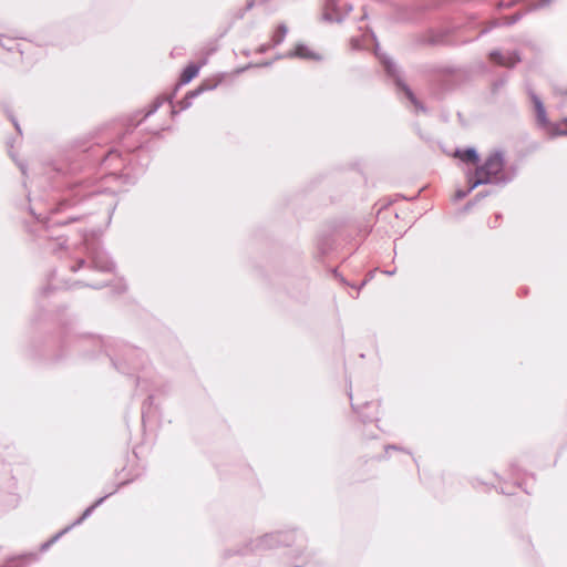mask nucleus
Returning <instances> with one entry per match:
<instances>
[{"label": "nucleus", "instance_id": "nucleus-30", "mask_svg": "<svg viewBox=\"0 0 567 567\" xmlns=\"http://www.w3.org/2000/svg\"><path fill=\"white\" fill-rule=\"evenodd\" d=\"M52 290H53V288H51L50 286L44 287V288L42 289V295H43V296H48Z\"/></svg>", "mask_w": 567, "mask_h": 567}, {"label": "nucleus", "instance_id": "nucleus-28", "mask_svg": "<svg viewBox=\"0 0 567 567\" xmlns=\"http://www.w3.org/2000/svg\"><path fill=\"white\" fill-rule=\"evenodd\" d=\"M86 264V261L84 259H79L76 265L72 266L71 267V270L73 272H76L79 269H81L82 267H84V265Z\"/></svg>", "mask_w": 567, "mask_h": 567}, {"label": "nucleus", "instance_id": "nucleus-23", "mask_svg": "<svg viewBox=\"0 0 567 567\" xmlns=\"http://www.w3.org/2000/svg\"><path fill=\"white\" fill-rule=\"evenodd\" d=\"M349 396H350V400H351V406H352L353 411H354L355 413L360 414L361 420H362L364 423H367V422H371V421H372L371 419H369V417H367L365 415L361 414L360 406H359L357 403H354V402H353L351 393L349 394Z\"/></svg>", "mask_w": 567, "mask_h": 567}, {"label": "nucleus", "instance_id": "nucleus-39", "mask_svg": "<svg viewBox=\"0 0 567 567\" xmlns=\"http://www.w3.org/2000/svg\"><path fill=\"white\" fill-rule=\"evenodd\" d=\"M390 449L389 445H384V450L388 451Z\"/></svg>", "mask_w": 567, "mask_h": 567}, {"label": "nucleus", "instance_id": "nucleus-8", "mask_svg": "<svg viewBox=\"0 0 567 567\" xmlns=\"http://www.w3.org/2000/svg\"><path fill=\"white\" fill-rule=\"evenodd\" d=\"M65 346H72L76 351L85 352L91 346L102 349L103 342L100 338L93 336L69 337L64 341Z\"/></svg>", "mask_w": 567, "mask_h": 567}, {"label": "nucleus", "instance_id": "nucleus-27", "mask_svg": "<svg viewBox=\"0 0 567 567\" xmlns=\"http://www.w3.org/2000/svg\"><path fill=\"white\" fill-rule=\"evenodd\" d=\"M350 44L353 50H361L363 48L359 38H351Z\"/></svg>", "mask_w": 567, "mask_h": 567}, {"label": "nucleus", "instance_id": "nucleus-29", "mask_svg": "<svg viewBox=\"0 0 567 567\" xmlns=\"http://www.w3.org/2000/svg\"><path fill=\"white\" fill-rule=\"evenodd\" d=\"M2 567H17V558H10Z\"/></svg>", "mask_w": 567, "mask_h": 567}, {"label": "nucleus", "instance_id": "nucleus-36", "mask_svg": "<svg viewBox=\"0 0 567 567\" xmlns=\"http://www.w3.org/2000/svg\"><path fill=\"white\" fill-rule=\"evenodd\" d=\"M252 7H254V0H251L247 3V10L251 9Z\"/></svg>", "mask_w": 567, "mask_h": 567}, {"label": "nucleus", "instance_id": "nucleus-1", "mask_svg": "<svg viewBox=\"0 0 567 567\" xmlns=\"http://www.w3.org/2000/svg\"><path fill=\"white\" fill-rule=\"evenodd\" d=\"M503 169L504 157L502 153H491L481 165L476 166L475 172L468 177L470 189L482 184H489L498 181Z\"/></svg>", "mask_w": 567, "mask_h": 567}, {"label": "nucleus", "instance_id": "nucleus-20", "mask_svg": "<svg viewBox=\"0 0 567 567\" xmlns=\"http://www.w3.org/2000/svg\"><path fill=\"white\" fill-rule=\"evenodd\" d=\"M72 529V526H66L65 528H63L62 530H60L59 533H56L54 536H52L49 540L44 542L42 545H41V551H45L48 550L55 542H58V539L66 534L69 530Z\"/></svg>", "mask_w": 567, "mask_h": 567}, {"label": "nucleus", "instance_id": "nucleus-11", "mask_svg": "<svg viewBox=\"0 0 567 567\" xmlns=\"http://www.w3.org/2000/svg\"><path fill=\"white\" fill-rule=\"evenodd\" d=\"M398 94L401 95L402 99H405L409 107H413L415 111L419 110V102L414 96L413 92L401 81H396L395 83Z\"/></svg>", "mask_w": 567, "mask_h": 567}, {"label": "nucleus", "instance_id": "nucleus-5", "mask_svg": "<svg viewBox=\"0 0 567 567\" xmlns=\"http://www.w3.org/2000/svg\"><path fill=\"white\" fill-rule=\"evenodd\" d=\"M351 0H324L322 18L324 21L340 23L352 11Z\"/></svg>", "mask_w": 567, "mask_h": 567}, {"label": "nucleus", "instance_id": "nucleus-7", "mask_svg": "<svg viewBox=\"0 0 567 567\" xmlns=\"http://www.w3.org/2000/svg\"><path fill=\"white\" fill-rule=\"evenodd\" d=\"M99 162L106 169L107 168H112L113 169L109 174L110 176L117 177V176H120L117 174V172H122V168L125 166L126 159L123 157V155L117 150L110 148L106 153H104L99 158Z\"/></svg>", "mask_w": 567, "mask_h": 567}, {"label": "nucleus", "instance_id": "nucleus-26", "mask_svg": "<svg viewBox=\"0 0 567 567\" xmlns=\"http://www.w3.org/2000/svg\"><path fill=\"white\" fill-rule=\"evenodd\" d=\"M7 113H8L10 121L12 122L14 128L17 130V132L19 134H21V127H20L18 120L13 116V114L9 110H7Z\"/></svg>", "mask_w": 567, "mask_h": 567}, {"label": "nucleus", "instance_id": "nucleus-13", "mask_svg": "<svg viewBox=\"0 0 567 567\" xmlns=\"http://www.w3.org/2000/svg\"><path fill=\"white\" fill-rule=\"evenodd\" d=\"M453 156L466 164L475 165L478 162V154L474 148L456 150Z\"/></svg>", "mask_w": 567, "mask_h": 567}, {"label": "nucleus", "instance_id": "nucleus-2", "mask_svg": "<svg viewBox=\"0 0 567 567\" xmlns=\"http://www.w3.org/2000/svg\"><path fill=\"white\" fill-rule=\"evenodd\" d=\"M103 190L99 187H94L92 184H90L86 181H76L74 182L69 190L65 197L58 204L56 208L54 209V213L65 210L70 207H73L78 204H80L82 200L102 194Z\"/></svg>", "mask_w": 567, "mask_h": 567}, {"label": "nucleus", "instance_id": "nucleus-3", "mask_svg": "<svg viewBox=\"0 0 567 567\" xmlns=\"http://www.w3.org/2000/svg\"><path fill=\"white\" fill-rule=\"evenodd\" d=\"M293 533H286L282 538L281 533H270L266 534L262 537H259L255 540H251L249 544L245 546L244 549L239 551V554H248L250 551H261L266 549H270L277 547L279 545H290V540Z\"/></svg>", "mask_w": 567, "mask_h": 567}, {"label": "nucleus", "instance_id": "nucleus-14", "mask_svg": "<svg viewBox=\"0 0 567 567\" xmlns=\"http://www.w3.org/2000/svg\"><path fill=\"white\" fill-rule=\"evenodd\" d=\"M199 65L196 64H189L184 69V71L181 74L179 83L177 84V87L181 85H185L189 83L193 79H195L199 73Z\"/></svg>", "mask_w": 567, "mask_h": 567}, {"label": "nucleus", "instance_id": "nucleus-6", "mask_svg": "<svg viewBox=\"0 0 567 567\" xmlns=\"http://www.w3.org/2000/svg\"><path fill=\"white\" fill-rule=\"evenodd\" d=\"M90 268L101 272H111L115 269V262L102 247H93L89 255Z\"/></svg>", "mask_w": 567, "mask_h": 567}, {"label": "nucleus", "instance_id": "nucleus-9", "mask_svg": "<svg viewBox=\"0 0 567 567\" xmlns=\"http://www.w3.org/2000/svg\"><path fill=\"white\" fill-rule=\"evenodd\" d=\"M489 60L497 65L513 68L520 61V58L517 52L502 53L493 51L489 53Z\"/></svg>", "mask_w": 567, "mask_h": 567}, {"label": "nucleus", "instance_id": "nucleus-35", "mask_svg": "<svg viewBox=\"0 0 567 567\" xmlns=\"http://www.w3.org/2000/svg\"><path fill=\"white\" fill-rule=\"evenodd\" d=\"M363 405H364V408H367V409H375V404L370 403V402H365Z\"/></svg>", "mask_w": 567, "mask_h": 567}, {"label": "nucleus", "instance_id": "nucleus-19", "mask_svg": "<svg viewBox=\"0 0 567 567\" xmlns=\"http://www.w3.org/2000/svg\"><path fill=\"white\" fill-rule=\"evenodd\" d=\"M288 28L285 23L278 25L277 31L272 35V43L275 47L281 44L287 35Z\"/></svg>", "mask_w": 567, "mask_h": 567}, {"label": "nucleus", "instance_id": "nucleus-21", "mask_svg": "<svg viewBox=\"0 0 567 567\" xmlns=\"http://www.w3.org/2000/svg\"><path fill=\"white\" fill-rule=\"evenodd\" d=\"M334 275L340 278L341 282L350 286L351 288L358 289V290H360L362 287H364L367 285V282L373 277L372 272L370 271L367 275V277L359 285H354V284H349L341 275H338L337 270H334Z\"/></svg>", "mask_w": 567, "mask_h": 567}, {"label": "nucleus", "instance_id": "nucleus-18", "mask_svg": "<svg viewBox=\"0 0 567 567\" xmlns=\"http://www.w3.org/2000/svg\"><path fill=\"white\" fill-rule=\"evenodd\" d=\"M548 134L551 136L567 135V118H564L557 123H553V125H549Z\"/></svg>", "mask_w": 567, "mask_h": 567}, {"label": "nucleus", "instance_id": "nucleus-25", "mask_svg": "<svg viewBox=\"0 0 567 567\" xmlns=\"http://www.w3.org/2000/svg\"><path fill=\"white\" fill-rule=\"evenodd\" d=\"M205 91V87L203 86H199L195 90H192L189 92L186 93V96H188V99H190L192 101H194V99H196L197 96H199L203 92Z\"/></svg>", "mask_w": 567, "mask_h": 567}, {"label": "nucleus", "instance_id": "nucleus-12", "mask_svg": "<svg viewBox=\"0 0 567 567\" xmlns=\"http://www.w3.org/2000/svg\"><path fill=\"white\" fill-rule=\"evenodd\" d=\"M371 39L374 41V54L380 61V63L383 65L384 72L386 75H390V56L382 52L379 45V42L377 40V37L373 32L370 33Z\"/></svg>", "mask_w": 567, "mask_h": 567}, {"label": "nucleus", "instance_id": "nucleus-22", "mask_svg": "<svg viewBox=\"0 0 567 567\" xmlns=\"http://www.w3.org/2000/svg\"><path fill=\"white\" fill-rule=\"evenodd\" d=\"M163 104V100L162 99H156L153 104L150 106L148 111L145 113V117H148L151 116L152 114H154L159 107L161 105Z\"/></svg>", "mask_w": 567, "mask_h": 567}, {"label": "nucleus", "instance_id": "nucleus-17", "mask_svg": "<svg viewBox=\"0 0 567 567\" xmlns=\"http://www.w3.org/2000/svg\"><path fill=\"white\" fill-rule=\"evenodd\" d=\"M82 219V216L79 215H70L66 218H53L50 217L49 220L45 223L47 229L51 226H65L74 221H79Z\"/></svg>", "mask_w": 567, "mask_h": 567}, {"label": "nucleus", "instance_id": "nucleus-15", "mask_svg": "<svg viewBox=\"0 0 567 567\" xmlns=\"http://www.w3.org/2000/svg\"><path fill=\"white\" fill-rule=\"evenodd\" d=\"M534 103H535L537 121L548 133L549 125H553V123H549L547 115H546L545 107H544L543 103L537 97L534 99Z\"/></svg>", "mask_w": 567, "mask_h": 567}, {"label": "nucleus", "instance_id": "nucleus-33", "mask_svg": "<svg viewBox=\"0 0 567 567\" xmlns=\"http://www.w3.org/2000/svg\"><path fill=\"white\" fill-rule=\"evenodd\" d=\"M303 565H305V561H303V560H301V561H295V563H292L290 566H291V567H302Z\"/></svg>", "mask_w": 567, "mask_h": 567}, {"label": "nucleus", "instance_id": "nucleus-34", "mask_svg": "<svg viewBox=\"0 0 567 567\" xmlns=\"http://www.w3.org/2000/svg\"><path fill=\"white\" fill-rule=\"evenodd\" d=\"M8 147H9V154H10V156L14 159V155H13V153H12V151H11V150L13 148V145H12V143H11V142H8Z\"/></svg>", "mask_w": 567, "mask_h": 567}, {"label": "nucleus", "instance_id": "nucleus-37", "mask_svg": "<svg viewBox=\"0 0 567 567\" xmlns=\"http://www.w3.org/2000/svg\"><path fill=\"white\" fill-rule=\"evenodd\" d=\"M367 18H368L367 12H363V13H362V16L360 17V21H362V20H364V19H367Z\"/></svg>", "mask_w": 567, "mask_h": 567}, {"label": "nucleus", "instance_id": "nucleus-24", "mask_svg": "<svg viewBox=\"0 0 567 567\" xmlns=\"http://www.w3.org/2000/svg\"><path fill=\"white\" fill-rule=\"evenodd\" d=\"M193 104V101L190 99H188V96H184L179 102H178V105H179V111H185L187 110L188 107H190V105Z\"/></svg>", "mask_w": 567, "mask_h": 567}, {"label": "nucleus", "instance_id": "nucleus-16", "mask_svg": "<svg viewBox=\"0 0 567 567\" xmlns=\"http://www.w3.org/2000/svg\"><path fill=\"white\" fill-rule=\"evenodd\" d=\"M110 495L111 493L100 497L94 504L86 507L83 514L78 519H75L70 526H72L73 528L74 526L82 524V522H84L94 512V509L97 506H100Z\"/></svg>", "mask_w": 567, "mask_h": 567}, {"label": "nucleus", "instance_id": "nucleus-32", "mask_svg": "<svg viewBox=\"0 0 567 567\" xmlns=\"http://www.w3.org/2000/svg\"><path fill=\"white\" fill-rule=\"evenodd\" d=\"M20 559H25V558H31V559H35L37 558V555L35 554H28V555H23L21 557H19Z\"/></svg>", "mask_w": 567, "mask_h": 567}, {"label": "nucleus", "instance_id": "nucleus-31", "mask_svg": "<svg viewBox=\"0 0 567 567\" xmlns=\"http://www.w3.org/2000/svg\"><path fill=\"white\" fill-rule=\"evenodd\" d=\"M18 165H19L22 174L25 175V173H27V165L24 163H18Z\"/></svg>", "mask_w": 567, "mask_h": 567}, {"label": "nucleus", "instance_id": "nucleus-38", "mask_svg": "<svg viewBox=\"0 0 567 567\" xmlns=\"http://www.w3.org/2000/svg\"><path fill=\"white\" fill-rule=\"evenodd\" d=\"M92 287H93V288H95V289H100V288H102V287H103V285L92 286Z\"/></svg>", "mask_w": 567, "mask_h": 567}, {"label": "nucleus", "instance_id": "nucleus-4", "mask_svg": "<svg viewBox=\"0 0 567 567\" xmlns=\"http://www.w3.org/2000/svg\"><path fill=\"white\" fill-rule=\"evenodd\" d=\"M145 353L135 347H126L123 361L113 360L114 367L122 373L128 374L144 368Z\"/></svg>", "mask_w": 567, "mask_h": 567}, {"label": "nucleus", "instance_id": "nucleus-10", "mask_svg": "<svg viewBox=\"0 0 567 567\" xmlns=\"http://www.w3.org/2000/svg\"><path fill=\"white\" fill-rule=\"evenodd\" d=\"M288 56L290 58H299L302 60H320V55L312 51L308 45L306 44H297L295 50L290 53H288Z\"/></svg>", "mask_w": 567, "mask_h": 567}]
</instances>
